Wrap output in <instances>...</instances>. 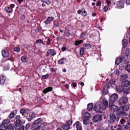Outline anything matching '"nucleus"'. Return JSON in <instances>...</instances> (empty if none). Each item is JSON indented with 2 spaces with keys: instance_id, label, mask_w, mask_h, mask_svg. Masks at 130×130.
Here are the masks:
<instances>
[{
  "instance_id": "obj_1",
  "label": "nucleus",
  "mask_w": 130,
  "mask_h": 130,
  "mask_svg": "<svg viewBox=\"0 0 130 130\" xmlns=\"http://www.w3.org/2000/svg\"><path fill=\"white\" fill-rule=\"evenodd\" d=\"M90 117H91V114L88 112H86L84 114V117L83 121V123L86 125L89 123V119H90Z\"/></svg>"
},
{
  "instance_id": "obj_2",
  "label": "nucleus",
  "mask_w": 130,
  "mask_h": 130,
  "mask_svg": "<svg viewBox=\"0 0 130 130\" xmlns=\"http://www.w3.org/2000/svg\"><path fill=\"white\" fill-rule=\"evenodd\" d=\"M118 99V94L113 93L110 97L109 103H114Z\"/></svg>"
},
{
  "instance_id": "obj_3",
  "label": "nucleus",
  "mask_w": 130,
  "mask_h": 130,
  "mask_svg": "<svg viewBox=\"0 0 130 130\" xmlns=\"http://www.w3.org/2000/svg\"><path fill=\"white\" fill-rule=\"evenodd\" d=\"M129 110V106L126 105L124 106L120 107L118 109L120 113H125V111Z\"/></svg>"
},
{
  "instance_id": "obj_4",
  "label": "nucleus",
  "mask_w": 130,
  "mask_h": 130,
  "mask_svg": "<svg viewBox=\"0 0 130 130\" xmlns=\"http://www.w3.org/2000/svg\"><path fill=\"white\" fill-rule=\"evenodd\" d=\"M128 101V99L125 96H123L118 101V103L120 105H122V104H126Z\"/></svg>"
},
{
  "instance_id": "obj_5",
  "label": "nucleus",
  "mask_w": 130,
  "mask_h": 130,
  "mask_svg": "<svg viewBox=\"0 0 130 130\" xmlns=\"http://www.w3.org/2000/svg\"><path fill=\"white\" fill-rule=\"evenodd\" d=\"M56 54V51L54 50L53 49H48L47 51V56H49V55H51V56H54Z\"/></svg>"
},
{
  "instance_id": "obj_6",
  "label": "nucleus",
  "mask_w": 130,
  "mask_h": 130,
  "mask_svg": "<svg viewBox=\"0 0 130 130\" xmlns=\"http://www.w3.org/2000/svg\"><path fill=\"white\" fill-rule=\"evenodd\" d=\"M10 122H11V120H10V119H6L4 120L1 125V127H4V128H6Z\"/></svg>"
},
{
  "instance_id": "obj_7",
  "label": "nucleus",
  "mask_w": 130,
  "mask_h": 130,
  "mask_svg": "<svg viewBox=\"0 0 130 130\" xmlns=\"http://www.w3.org/2000/svg\"><path fill=\"white\" fill-rule=\"evenodd\" d=\"M107 107H108V101H107V100L106 99H104L103 102L102 109H103V110H105Z\"/></svg>"
},
{
  "instance_id": "obj_8",
  "label": "nucleus",
  "mask_w": 130,
  "mask_h": 130,
  "mask_svg": "<svg viewBox=\"0 0 130 130\" xmlns=\"http://www.w3.org/2000/svg\"><path fill=\"white\" fill-rule=\"evenodd\" d=\"M114 103H109V106L111 109V110L113 112L117 111V106L113 105Z\"/></svg>"
},
{
  "instance_id": "obj_9",
  "label": "nucleus",
  "mask_w": 130,
  "mask_h": 130,
  "mask_svg": "<svg viewBox=\"0 0 130 130\" xmlns=\"http://www.w3.org/2000/svg\"><path fill=\"white\" fill-rule=\"evenodd\" d=\"M94 111L96 112H100L101 111V106L100 104L96 103L93 108Z\"/></svg>"
},
{
  "instance_id": "obj_10",
  "label": "nucleus",
  "mask_w": 130,
  "mask_h": 130,
  "mask_svg": "<svg viewBox=\"0 0 130 130\" xmlns=\"http://www.w3.org/2000/svg\"><path fill=\"white\" fill-rule=\"evenodd\" d=\"M108 89H109V84H106L103 88V93L104 95H107L108 94Z\"/></svg>"
},
{
  "instance_id": "obj_11",
  "label": "nucleus",
  "mask_w": 130,
  "mask_h": 130,
  "mask_svg": "<svg viewBox=\"0 0 130 130\" xmlns=\"http://www.w3.org/2000/svg\"><path fill=\"white\" fill-rule=\"evenodd\" d=\"M102 119V116L100 115H95L93 118V122H97V121H99Z\"/></svg>"
},
{
  "instance_id": "obj_12",
  "label": "nucleus",
  "mask_w": 130,
  "mask_h": 130,
  "mask_svg": "<svg viewBox=\"0 0 130 130\" xmlns=\"http://www.w3.org/2000/svg\"><path fill=\"white\" fill-rule=\"evenodd\" d=\"M115 119H116V116L114 113H111L110 116V123H113L114 121H115Z\"/></svg>"
},
{
  "instance_id": "obj_13",
  "label": "nucleus",
  "mask_w": 130,
  "mask_h": 130,
  "mask_svg": "<svg viewBox=\"0 0 130 130\" xmlns=\"http://www.w3.org/2000/svg\"><path fill=\"white\" fill-rule=\"evenodd\" d=\"M42 120H41V118H38L37 120H36L35 122L32 124V127H36V126H38L39 124H40Z\"/></svg>"
},
{
  "instance_id": "obj_14",
  "label": "nucleus",
  "mask_w": 130,
  "mask_h": 130,
  "mask_svg": "<svg viewBox=\"0 0 130 130\" xmlns=\"http://www.w3.org/2000/svg\"><path fill=\"white\" fill-rule=\"evenodd\" d=\"M54 19V17H48L47 19L45 21V24L46 25H48V24H50L52 21H53V19Z\"/></svg>"
},
{
  "instance_id": "obj_15",
  "label": "nucleus",
  "mask_w": 130,
  "mask_h": 130,
  "mask_svg": "<svg viewBox=\"0 0 130 130\" xmlns=\"http://www.w3.org/2000/svg\"><path fill=\"white\" fill-rule=\"evenodd\" d=\"M17 112H18V110H15L12 112H11L9 116V118H10V119H12V118H14L16 114H17Z\"/></svg>"
},
{
  "instance_id": "obj_16",
  "label": "nucleus",
  "mask_w": 130,
  "mask_h": 130,
  "mask_svg": "<svg viewBox=\"0 0 130 130\" xmlns=\"http://www.w3.org/2000/svg\"><path fill=\"white\" fill-rule=\"evenodd\" d=\"M127 78H128V76H127V75L126 74L122 75H121L120 81H121L122 83H123L124 82H125L126 81L125 80L127 79Z\"/></svg>"
},
{
  "instance_id": "obj_17",
  "label": "nucleus",
  "mask_w": 130,
  "mask_h": 130,
  "mask_svg": "<svg viewBox=\"0 0 130 130\" xmlns=\"http://www.w3.org/2000/svg\"><path fill=\"white\" fill-rule=\"evenodd\" d=\"M34 117H35V114L34 113H32L31 115H27L26 116V119H27L28 121H31V120H32Z\"/></svg>"
},
{
  "instance_id": "obj_18",
  "label": "nucleus",
  "mask_w": 130,
  "mask_h": 130,
  "mask_svg": "<svg viewBox=\"0 0 130 130\" xmlns=\"http://www.w3.org/2000/svg\"><path fill=\"white\" fill-rule=\"evenodd\" d=\"M6 82V76L4 75L0 76V84L4 85Z\"/></svg>"
},
{
  "instance_id": "obj_19",
  "label": "nucleus",
  "mask_w": 130,
  "mask_h": 130,
  "mask_svg": "<svg viewBox=\"0 0 130 130\" xmlns=\"http://www.w3.org/2000/svg\"><path fill=\"white\" fill-rule=\"evenodd\" d=\"M74 126H76L77 130H82V126L80 124L79 121H77L74 124Z\"/></svg>"
},
{
  "instance_id": "obj_20",
  "label": "nucleus",
  "mask_w": 130,
  "mask_h": 130,
  "mask_svg": "<svg viewBox=\"0 0 130 130\" xmlns=\"http://www.w3.org/2000/svg\"><path fill=\"white\" fill-rule=\"evenodd\" d=\"M123 91L125 94H129L130 92V87L123 86Z\"/></svg>"
},
{
  "instance_id": "obj_21",
  "label": "nucleus",
  "mask_w": 130,
  "mask_h": 130,
  "mask_svg": "<svg viewBox=\"0 0 130 130\" xmlns=\"http://www.w3.org/2000/svg\"><path fill=\"white\" fill-rule=\"evenodd\" d=\"M2 55L4 57H8L9 55V52L6 50H3L2 51Z\"/></svg>"
},
{
  "instance_id": "obj_22",
  "label": "nucleus",
  "mask_w": 130,
  "mask_h": 130,
  "mask_svg": "<svg viewBox=\"0 0 130 130\" xmlns=\"http://www.w3.org/2000/svg\"><path fill=\"white\" fill-rule=\"evenodd\" d=\"M52 89L53 88L51 87H49L45 88L43 90L44 94H46V93H48V92H51V91H52Z\"/></svg>"
},
{
  "instance_id": "obj_23",
  "label": "nucleus",
  "mask_w": 130,
  "mask_h": 130,
  "mask_svg": "<svg viewBox=\"0 0 130 130\" xmlns=\"http://www.w3.org/2000/svg\"><path fill=\"white\" fill-rule=\"evenodd\" d=\"M117 7L120 8V9H122L124 7V3H123V2H121L120 1H119L117 3Z\"/></svg>"
},
{
  "instance_id": "obj_24",
  "label": "nucleus",
  "mask_w": 130,
  "mask_h": 130,
  "mask_svg": "<svg viewBox=\"0 0 130 130\" xmlns=\"http://www.w3.org/2000/svg\"><path fill=\"white\" fill-rule=\"evenodd\" d=\"M67 61V59L65 58H62L60 60H58V63L59 64H63V63H66Z\"/></svg>"
},
{
  "instance_id": "obj_25",
  "label": "nucleus",
  "mask_w": 130,
  "mask_h": 130,
  "mask_svg": "<svg viewBox=\"0 0 130 130\" xmlns=\"http://www.w3.org/2000/svg\"><path fill=\"white\" fill-rule=\"evenodd\" d=\"M116 88L117 92H119V93H121V92L123 91V88H122V86L120 85L116 86Z\"/></svg>"
},
{
  "instance_id": "obj_26",
  "label": "nucleus",
  "mask_w": 130,
  "mask_h": 130,
  "mask_svg": "<svg viewBox=\"0 0 130 130\" xmlns=\"http://www.w3.org/2000/svg\"><path fill=\"white\" fill-rule=\"evenodd\" d=\"M123 83V87H129L130 86V81L129 80H125Z\"/></svg>"
},
{
  "instance_id": "obj_27",
  "label": "nucleus",
  "mask_w": 130,
  "mask_h": 130,
  "mask_svg": "<svg viewBox=\"0 0 130 130\" xmlns=\"http://www.w3.org/2000/svg\"><path fill=\"white\" fill-rule=\"evenodd\" d=\"M128 54H129V49L127 48L126 49V52L124 55V58H125V59H126V58L128 57Z\"/></svg>"
},
{
  "instance_id": "obj_28",
  "label": "nucleus",
  "mask_w": 130,
  "mask_h": 130,
  "mask_svg": "<svg viewBox=\"0 0 130 130\" xmlns=\"http://www.w3.org/2000/svg\"><path fill=\"white\" fill-rule=\"evenodd\" d=\"M122 62V58L119 57L115 61L116 64L118 66L119 63H121Z\"/></svg>"
},
{
  "instance_id": "obj_29",
  "label": "nucleus",
  "mask_w": 130,
  "mask_h": 130,
  "mask_svg": "<svg viewBox=\"0 0 130 130\" xmlns=\"http://www.w3.org/2000/svg\"><path fill=\"white\" fill-rule=\"evenodd\" d=\"M16 126H20L22 124V121L21 120H17L15 122Z\"/></svg>"
},
{
  "instance_id": "obj_30",
  "label": "nucleus",
  "mask_w": 130,
  "mask_h": 130,
  "mask_svg": "<svg viewBox=\"0 0 130 130\" xmlns=\"http://www.w3.org/2000/svg\"><path fill=\"white\" fill-rule=\"evenodd\" d=\"M93 109V103H90L87 105V110L90 111Z\"/></svg>"
},
{
  "instance_id": "obj_31",
  "label": "nucleus",
  "mask_w": 130,
  "mask_h": 130,
  "mask_svg": "<svg viewBox=\"0 0 130 130\" xmlns=\"http://www.w3.org/2000/svg\"><path fill=\"white\" fill-rule=\"evenodd\" d=\"M127 43H128L127 40L126 39L123 40L122 44L124 47H126V46H127Z\"/></svg>"
},
{
  "instance_id": "obj_32",
  "label": "nucleus",
  "mask_w": 130,
  "mask_h": 130,
  "mask_svg": "<svg viewBox=\"0 0 130 130\" xmlns=\"http://www.w3.org/2000/svg\"><path fill=\"white\" fill-rule=\"evenodd\" d=\"M20 113H21V114L24 116V115H26V114L27 113V110L25 109H22L20 111Z\"/></svg>"
},
{
  "instance_id": "obj_33",
  "label": "nucleus",
  "mask_w": 130,
  "mask_h": 130,
  "mask_svg": "<svg viewBox=\"0 0 130 130\" xmlns=\"http://www.w3.org/2000/svg\"><path fill=\"white\" fill-rule=\"evenodd\" d=\"M83 48L84 49H90V48H91V45L89 44H85L83 45Z\"/></svg>"
},
{
  "instance_id": "obj_34",
  "label": "nucleus",
  "mask_w": 130,
  "mask_h": 130,
  "mask_svg": "<svg viewBox=\"0 0 130 130\" xmlns=\"http://www.w3.org/2000/svg\"><path fill=\"white\" fill-rule=\"evenodd\" d=\"M5 11L7 13H12V12H13V9L10 7H6Z\"/></svg>"
},
{
  "instance_id": "obj_35",
  "label": "nucleus",
  "mask_w": 130,
  "mask_h": 130,
  "mask_svg": "<svg viewBox=\"0 0 130 130\" xmlns=\"http://www.w3.org/2000/svg\"><path fill=\"white\" fill-rule=\"evenodd\" d=\"M62 128L64 130H69L70 129V126L69 125H63L62 126Z\"/></svg>"
},
{
  "instance_id": "obj_36",
  "label": "nucleus",
  "mask_w": 130,
  "mask_h": 130,
  "mask_svg": "<svg viewBox=\"0 0 130 130\" xmlns=\"http://www.w3.org/2000/svg\"><path fill=\"white\" fill-rule=\"evenodd\" d=\"M84 53H85V49L84 48H81L80 50V55H84Z\"/></svg>"
},
{
  "instance_id": "obj_37",
  "label": "nucleus",
  "mask_w": 130,
  "mask_h": 130,
  "mask_svg": "<svg viewBox=\"0 0 130 130\" xmlns=\"http://www.w3.org/2000/svg\"><path fill=\"white\" fill-rule=\"evenodd\" d=\"M82 16H83V17H87V16H88V13H87V12H86V10H85V9H83V11H82Z\"/></svg>"
},
{
  "instance_id": "obj_38",
  "label": "nucleus",
  "mask_w": 130,
  "mask_h": 130,
  "mask_svg": "<svg viewBox=\"0 0 130 130\" xmlns=\"http://www.w3.org/2000/svg\"><path fill=\"white\" fill-rule=\"evenodd\" d=\"M11 128H13V124L12 123L8 124V125L5 128V129H11Z\"/></svg>"
},
{
  "instance_id": "obj_39",
  "label": "nucleus",
  "mask_w": 130,
  "mask_h": 130,
  "mask_svg": "<svg viewBox=\"0 0 130 130\" xmlns=\"http://www.w3.org/2000/svg\"><path fill=\"white\" fill-rule=\"evenodd\" d=\"M125 69L128 73H130V64H127L125 67Z\"/></svg>"
},
{
  "instance_id": "obj_40",
  "label": "nucleus",
  "mask_w": 130,
  "mask_h": 130,
  "mask_svg": "<svg viewBox=\"0 0 130 130\" xmlns=\"http://www.w3.org/2000/svg\"><path fill=\"white\" fill-rule=\"evenodd\" d=\"M21 61H22L23 62H27V58H26L25 56H22L21 58Z\"/></svg>"
},
{
  "instance_id": "obj_41",
  "label": "nucleus",
  "mask_w": 130,
  "mask_h": 130,
  "mask_svg": "<svg viewBox=\"0 0 130 130\" xmlns=\"http://www.w3.org/2000/svg\"><path fill=\"white\" fill-rule=\"evenodd\" d=\"M42 3H46L47 5H50L51 2L49 0H41Z\"/></svg>"
},
{
  "instance_id": "obj_42",
  "label": "nucleus",
  "mask_w": 130,
  "mask_h": 130,
  "mask_svg": "<svg viewBox=\"0 0 130 130\" xmlns=\"http://www.w3.org/2000/svg\"><path fill=\"white\" fill-rule=\"evenodd\" d=\"M82 42H83V41H82V40L76 41L75 42V45H76V46H78V45H79V44H81V43H82Z\"/></svg>"
},
{
  "instance_id": "obj_43",
  "label": "nucleus",
  "mask_w": 130,
  "mask_h": 130,
  "mask_svg": "<svg viewBox=\"0 0 130 130\" xmlns=\"http://www.w3.org/2000/svg\"><path fill=\"white\" fill-rule=\"evenodd\" d=\"M14 51L16 52H20V48L19 47H15L14 48Z\"/></svg>"
},
{
  "instance_id": "obj_44",
  "label": "nucleus",
  "mask_w": 130,
  "mask_h": 130,
  "mask_svg": "<svg viewBox=\"0 0 130 130\" xmlns=\"http://www.w3.org/2000/svg\"><path fill=\"white\" fill-rule=\"evenodd\" d=\"M120 122H121V124H124V123H126V121L124 119H121L120 120Z\"/></svg>"
},
{
  "instance_id": "obj_45",
  "label": "nucleus",
  "mask_w": 130,
  "mask_h": 130,
  "mask_svg": "<svg viewBox=\"0 0 130 130\" xmlns=\"http://www.w3.org/2000/svg\"><path fill=\"white\" fill-rule=\"evenodd\" d=\"M73 124V121L72 120H70L67 122V125H72Z\"/></svg>"
},
{
  "instance_id": "obj_46",
  "label": "nucleus",
  "mask_w": 130,
  "mask_h": 130,
  "mask_svg": "<svg viewBox=\"0 0 130 130\" xmlns=\"http://www.w3.org/2000/svg\"><path fill=\"white\" fill-rule=\"evenodd\" d=\"M15 119L16 120H21V116H20V115H16V116H15Z\"/></svg>"
},
{
  "instance_id": "obj_47",
  "label": "nucleus",
  "mask_w": 130,
  "mask_h": 130,
  "mask_svg": "<svg viewBox=\"0 0 130 130\" xmlns=\"http://www.w3.org/2000/svg\"><path fill=\"white\" fill-rule=\"evenodd\" d=\"M30 123H27L26 126H25V129L26 130H28L29 129V127H30Z\"/></svg>"
},
{
  "instance_id": "obj_48",
  "label": "nucleus",
  "mask_w": 130,
  "mask_h": 130,
  "mask_svg": "<svg viewBox=\"0 0 130 130\" xmlns=\"http://www.w3.org/2000/svg\"><path fill=\"white\" fill-rule=\"evenodd\" d=\"M115 74L116 76H118V75H119V71L118 69H116L115 71Z\"/></svg>"
},
{
  "instance_id": "obj_49",
  "label": "nucleus",
  "mask_w": 130,
  "mask_h": 130,
  "mask_svg": "<svg viewBox=\"0 0 130 130\" xmlns=\"http://www.w3.org/2000/svg\"><path fill=\"white\" fill-rule=\"evenodd\" d=\"M48 77H49V75L48 74H46L45 75H43L42 76V79H47V78H48Z\"/></svg>"
},
{
  "instance_id": "obj_50",
  "label": "nucleus",
  "mask_w": 130,
  "mask_h": 130,
  "mask_svg": "<svg viewBox=\"0 0 130 130\" xmlns=\"http://www.w3.org/2000/svg\"><path fill=\"white\" fill-rule=\"evenodd\" d=\"M19 130H25V126L24 125L21 126L19 128Z\"/></svg>"
},
{
  "instance_id": "obj_51",
  "label": "nucleus",
  "mask_w": 130,
  "mask_h": 130,
  "mask_svg": "<svg viewBox=\"0 0 130 130\" xmlns=\"http://www.w3.org/2000/svg\"><path fill=\"white\" fill-rule=\"evenodd\" d=\"M107 11H108V7H107V6H105L104 8V12H107Z\"/></svg>"
},
{
  "instance_id": "obj_52",
  "label": "nucleus",
  "mask_w": 130,
  "mask_h": 130,
  "mask_svg": "<svg viewBox=\"0 0 130 130\" xmlns=\"http://www.w3.org/2000/svg\"><path fill=\"white\" fill-rule=\"evenodd\" d=\"M66 35L67 37H70V36H71V32H70V31H68V32L66 34Z\"/></svg>"
},
{
  "instance_id": "obj_53",
  "label": "nucleus",
  "mask_w": 130,
  "mask_h": 130,
  "mask_svg": "<svg viewBox=\"0 0 130 130\" xmlns=\"http://www.w3.org/2000/svg\"><path fill=\"white\" fill-rule=\"evenodd\" d=\"M37 43H43V41L42 40H38L37 41Z\"/></svg>"
},
{
  "instance_id": "obj_54",
  "label": "nucleus",
  "mask_w": 130,
  "mask_h": 130,
  "mask_svg": "<svg viewBox=\"0 0 130 130\" xmlns=\"http://www.w3.org/2000/svg\"><path fill=\"white\" fill-rule=\"evenodd\" d=\"M81 37L82 38L85 37V36H86V34L84 33V32H82L81 35H80Z\"/></svg>"
},
{
  "instance_id": "obj_55",
  "label": "nucleus",
  "mask_w": 130,
  "mask_h": 130,
  "mask_svg": "<svg viewBox=\"0 0 130 130\" xmlns=\"http://www.w3.org/2000/svg\"><path fill=\"white\" fill-rule=\"evenodd\" d=\"M101 2L99 1L97 3H96V7H99L100 6H101Z\"/></svg>"
},
{
  "instance_id": "obj_56",
  "label": "nucleus",
  "mask_w": 130,
  "mask_h": 130,
  "mask_svg": "<svg viewBox=\"0 0 130 130\" xmlns=\"http://www.w3.org/2000/svg\"><path fill=\"white\" fill-rule=\"evenodd\" d=\"M114 84H115V80H111V84L114 85Z\"/></svg>"
},
{
  "instance_id": "obj_57",
  "label": "nucleus",
  "mask_w": 130,
  "mask_h": 130,
  "mask_svg": "<svg viewBox=\"0 0 130 130\" xmlns=\"http://www.w3.org/2000/svg\"><path fill=\"white\" fill-rule=\"evenodd\" d=\"M61 50H62V51H64L67 50V47H62V48H61Z\"/></svg>"
},
{
  "instance_id": "obj_58",
  "label": "nucleus",
  "mask_w": 130,
  "mask_h": 130,
  "mask_svg": "<svg viewBox=\"0 0 130 130\" xmlns=\"http://www.w3.org/2000/svg\"><path fill=\"white\" fill-rule=\"evenodd\" d=\"M73 87H74V88H75V87H77V83L74 82V83L73 84Z\"/></svg>"
},
{
  "instance_id": "obj_59",
  "label": "nucleus",
  "mask_w": 130,
  "mask_h": 130,
  "mask_svg": "<svg viewBox=\"0 0 130 130\" xmlns=\"http://www.w3.org/2000/svg\"><path fill=\"white\" fill-rule=\"evenodd\" d=\"M82 10H79L78 11H77V13L78 14H79V15H81V14H82Z\"/></svg>"
},
{
  "instance_id": "obj_60",
  "label": "nucleus",
  "mask_w": 130,
  "mask_h": 130,
  "mask_svg": "<svg viewBox=\"0 0 130 130\" xmlns=\"http://www.w3.org/2000/svg\"><path fill=\"white\" fill-rule=\"evenodd\" d=\"M126 4L127 5H130V0H126Z\"/></svg>"
},
{
  "instance_id": "obj_61",
  "label": "nucleus",
  "mask_w": 130,
  "mask_h": 130,
  "mask_svg": "<svg viewBox=\"0 0 130 130\" xmlns=\"http://www.w3.org/2000/svg\"><path fill=\"white\" fill-rule=\"evenodd\" d=\"M6 128L5 127H2V125L0 126V130H5Z\"/></svg>"
},
{
  "instance_id": "obj_62",
  "label": "nucleus",
  "mask_w": 130,
  "mask_h": 130,
  "mask_svg": "<svg viewBox=\"0 0 130 130\" xmlns=\"http://www.w3.org/2000/svg\"><path fill=\"white\" fill-rule=\"evenodd\" d=\"M64 86L66 89H69V84H66Z\"/></svg>"
},
{
  "instance_id": "obj_63",
  "label": "nucleus",
  "mask_w": 130,
  "mask_h": 130,
  "mask_svg": "<svg viewBox=\"0 0 130 130\" xmlns=\"http://www.w3.org/2000/svg\"><path fill=\"white\" fill-rule=\"evenodd\" d=\"M109 76H112V72H109Z\"/></svg>"
},
{
  "instance_id": "obj_64",
  "label": "nucleus",
  "mask_w": 130,
  "mask_h": 130,
  "mask_svg": "<svg viewBox=\"0 0 130 130\" xmlns=\"http://www.w3.org/2000/svg\"><path fill=\"white\" fill-rule=\"evenodd\" d=\"M127 32L130 34V27L128 28V29H127Z\"/></svg>"
}]
</instances>
